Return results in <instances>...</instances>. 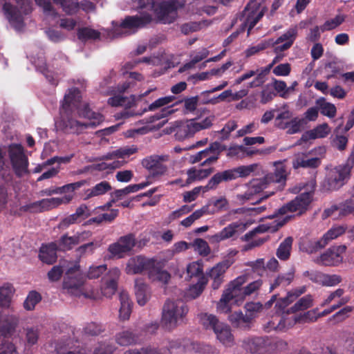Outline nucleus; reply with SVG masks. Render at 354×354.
<instances>
[{
    "mask_svg": "<svg viewBox=\"0 0 354 354\" xmlns=\"http://www.w3.org/2000/svg\"><path fill=\"white\" fill-rule=\"evenodd\" d=\"M345 20L343 15H338L334 18L327 20L324 25L321 27L322 32L326 30H331L341 25Z\"/></svg>",
    "mask_w": 354,
    "mask_h": 354,
    "instance_id": "nucleus-59",
    "label": "nucleus"
},
{
    "mask_svg": "<svg viewBox=\"0 0 354 354\" xmlns=\"http://www.w3.org/2000/svg\"><path fill=\"white\" fill-rule=\"evenodd\" d=\"M169 129L170 132H174L176 139L180 141L193 137L195 134L190 120L175 121L171 124Z\"/></svg>",
    "mask_w": 354,
    "mask_h": 354,
    "instance_id": "nucleus-17",
    "label": "nucleus"
},
{
    "mask_svg": "<svg viewBox=\"0 0 354 354\" xmlns=\"http://www.w3.org/2000/svg\"><path fill=\"white\" fill-rule=\"evenodd\" d=\"M175 99L174 96L170 95V96H166L163 97L158 98L156 101H154L153 103H151L147 108L143 110V112L149 111H155L163 106L167 105L169 103L172 102Z\"/></svg>",
    "mask_w": 354,
    "mask_h": 354,
    "instance_id": "nucleus-58",
    "label": "nucleus"
},
{
    "mask_svg": "<svg viewBox=\"0 0 354 354\" xmlns=\"http://www.w3.org/2000/svg\"><path fill=\"white\" fill-rule=\"evenodd\" d=\"M187 305L181 299H168L163 305L161 323L168 329L173 330L183 323L188 313Z\"/></svg>",
    "mask_w": 354,
    "mask_h": 354,
    "instance_id": "nucleus-3",
    "label": "nucleus"
},
{
    "mask_svg": "<svg viewBox=\"0 0 354 354\" xmlns=\"http://www.w3.org/2000/svg\"><path fill=\"white\" fill-rule=\"evenodd\" d=\"M247 225L243 222H234L224 227L218 233L212 236L210 241L212 243H219L222 241L233 237L237 233H241L246 230Z\"/></svg>",
    "mask_w": 354,
    "mask_h": 354,
    "instance_id": "nucleus-15",
    "label": "nucleus"
},
{
    "mask_svg": "<svg viewBox=\"0 0 354 354\" xmlns=\"http://www.w3.org/2000/svg\"><path fill=\"white\" fill-rule=\"evenodd\" d=\"M345 245H334L327 249L324 253L317 256L313 261L319 265L333 266H337L343 261L342 254L345 252Z\"/></svg>",
    "mask_w": 354,
    "mask_h": 354,
    "instance_id": "nucleus-11",
    "label": "nucleus"
},
{
    "mask_svg": "<svg viewBox=\"0 0 354 354\" xmlns=\"http://www.w3.org/2000/svg\"><path fill=\"white\" fill-rule=\"evenodd\" d=\"M215 116L214 115H209L203 119H191L190 121L192 122V128L194 131V133L204 129H207L210 128L213 122L214 121Z\"/></svg>",
    "mask_w": 354,
    "mask_h": 354,
    "instance_id": "nucleus-46",
    "label": "nucleus"
},
{
    "mask_svg": "<svg viewBox=\"0 0 354 354\" xmlns=\"http://www.w3.org/2000/svg\"><path fill=\"white\" fill-rule=\"evenodd\" d=\"M203 271V266L200 261H193L187 266V274L190 278L202 274Z\"/></svg>",
    "mask_w": 354,
    "mask_h": 354,
    "instance_id": "nucleus-61",
    "label": "nucleus"
},
{
    "mask_svg": "<svg viewBox=\"0 0 354 354\" xmlns=\"http://www.w3.org/2000/svg\"><path fill=\"white\" fill-rule=\"evenodd\" d=\"M200 324L207 330H212L214 332L222 323L216 315L207 313H201L198 315Z\"/></svg>",
    "mask_w": 354,
    "mask_h": 354,
    "instance_id": "nucleus-38",
    "label": "nucleus"
},
{
    "mask_svg": "<svg viewBox=\"0 0 354 354\" xmlns=\"http://www.w3.org/2000/svg\"><path fill=\"white\" fill-rule=\"evenodd\" d=\"M274 170L273 172L268 174L263 178L267 185L270 183H278L283 186L286 183L288 171L286 167L282 161L275 162L274 163Z\"/></svg>",
    "mask_w": 354,
    "mask_h": 354,
    "instance_id": "nucleus-19",
    "label": "nucleus"
},
{
    "mask_svg": "<svg viewBox=\"0 0 354 354\" xmlns=\"http://www.w3.org/2000/svg\"><path fill=\"white\" fill-rule=\"evenodd\" d=\"M151 183V181H146L139 184L130 185L124 189H117L112 194L113 201L120 200L124 196L131 193H135L149 185Z\"/></svg>",
    "mask_w": 354,
    "mask_h": 354,
    "instance_id": "nucleus-34",
    "label": "nucleus"
},
{
    "mask_svg": "<svg viewBox=\"0 0 354 354\" xmlns=\"http://www.w3.org/2000/svg\"><path fill=\"white\" fill-rule=\"evenodd\" d=\"M136 245V238L133 234L120 237L118 241L109 245L108 252L112 257L121 259L129 253Z\"/></svg>",
    "mask_w": 354,
    "mask_h": 354,
    "instance_id": "nucleus-10",
    "label": "nucleus"
},
{
    "mask_svg": "<svg viewBox=\"0 0 354 354\" xmlns=\"http://www.w3.org/2000/svg\"><path fill=\"white\" fill-rule=\"evenodd\" d=\"M209 55V50L205 48H201L198 51L192 52L190 57L189 62L186 63L179 69L180 72H184L186 70L193 68L196 64L205 59Z\"/></svg>",
    "mask_w": 354,
    "mask_h": 354,
    "instance_id": "nucleus-41",
    "label": "nucleus"
},
{
    "mask_svg": "<svg viewBox=\"0 0 354 354\" xmlns=\"http://www.w3.org/2000/svg\"><path fill=\"white\" fill-rule=\"evenodd\" d=\"M191 245L201 256L206 257L210 253L207 242L202 239H196Z\"/></svg>",
    "mask_w": 354,
    "mask_h": 354,
    "instance_id": "nucleus-57",
    "label": "nucleus"
},
{
    "mask_svg": "<svg viewBox=\"0 0 354 354\" xmlns=\"http://www.w3.org/2000/svg\"><path fill=\"white\" fill-rule=\"evenodd\" d=\"M245 297L243 288H238L229 285L228 288L223 292L221 298L218 304V307L225 310L227 308V304L229 301L234 300L238 301L243 300Z\"/></svg>",
    "mask_w": 354,
    "mask_h": 354,
    "instance_id": "nucleus-21",
    "label": "nucleus"
},
{
    "mask_svg": "<svg viewBox=\"0 0 354 354\" xmlns=\"http://www.w3.org/2000/svg\"><path fill=\"white\" fill-rule=\"evenodd\" d=\"M151 21V17L149 14L141 16L127 17L121 24L120 28L124 30L125 33L131 34L136 29L142 28Z\"/></svg>",
    "mask_w": 354,
    "mask_h": 354,
    "instance_id": "nucleus-14",
    "label": "nucleus"
},
{
    "mask_svg": "<svg viewBox=\"0 0 354 354\" xmlns=\"http://www.w3.org/2000/svg\"><path fill=\"white\" fill-rule=\"evenodd\" d=\"M230 266V264L227 261H222L207 272V276L212 280V287L213 289L216 290L221 286L223 281L224 274Z\"/></svg>",
    "mask_w": 354,
    "mask_h": 354,
    "instance_id": "nucleus-18",
    "label": "nucleus"
},
{
    "mask_svg": "<svg viewBox=\"0 0 354 354\" xmlns=\"http://www.w3.org/2000/svg\"><path fill=\"white\" fill-rule=\"evenodd\" d=\"M316 103L319 106L322 115L328 118H334L335 116L336 107L334 104L326 102L324 98L317 100Z\"/></svg>",
    "mask_w": 354,
    "mask_h": 354,
    "instance_id": "nucleus-54",
    "label": "nucleus"
},
{
    "mask_svg": "<svg viewBox=\"0 0 354 354\" xmlns=\"http://www.w3.org/2000/svg\"><path fill=\"white\" fill-rule=\"evenodd\" d=\"M229 321L234 327L241 329H248L252 322L241 311L232 313L229 316Z\"/></svg>",
    "mask_w": 354,
    "mask_h": 354,
    "instance_id": "nucleus-37",
    "label": "nucleus"
},
{
    "mask_svg": "<svg viewBox=\"0 0 354 354\" xmlns=\"http://www.w3.org/2000/svg\"><path fill=\"white\" fill-rule=\"evenodd\" d=\"M9 156L15 171L18 176H22L28 174V160L24 154L23 147L19 144H12L9 146Z\"/></svg>",
    "mask_w": 354,
    "mask_h": 354,
    "instance_id": "nucleus-7",
    "label": "nucleus"
},
{
    "mask_svg": "<svg viewBox=\"0 0 354 354\" xmlns=\"http://www.w3.org/2000/svg\"><path fill=\"white\" fill-rule=\"evenodd\" d=\"M260 4L257 0H250L239 17L242 21L240 28L230 35L225 40V44H229L240 32H243L248 27V35H250V30L254 27L257 23L262 18L264 15L263 10H259Z\"/></svg>",
    "mask_w": 354,
    "mask_h": 354,
    "instance_id": "nucleus-4",
    "label": "nucleus"
},
{
    "mask_svg": "<svg viewBox=\"0 0 354 354\" xmlns=\"http://www.w3.org/2000/svg\"><path fill=\"white\" fill-rule=\"evenodd\" d=\"M330 133V128L328 124L323 123L317 126L312 130L306 132L301 137V140L306 141L309 139L322 138L326 137Z\"/></svg>",
    "mask_w": 354,
    "mask_h": 354,
    "instance_id": "nucleus-35",
    "label": "nucleus"
},
{
    "mask_svg": "<svg viewBox=\"0 0 354 354\" xmlns=\"http://www.w3.org/2000/svg\"><path fill=\"white\" fill-rule=\"evenodd\" d=\"M313 306V298L311 295H306L299 299L288 312L296 313L297 311L304 310Z\"/></svg>",
    "mask_w": 354,
    "mask_h": 354,
    "instance_id": "nucleus-55",
    "label": "nucleus"
},
{
    "mask_svg": "<svg viewBox=\"0 0 354 354\" xmlns=\"http://www.w3.org/2000/svg\"><path fill=\"white\" fill-rule=\"evenodd\" d=\"M17 6L9 2L3 5V12L10 25L17 30L21 31L24 28V15L31 11L29 0H15Z\"/></svg>",
    "mask_w": 354,
    "mask_h": 354,
    "instance_id": "nucleus-5",
    "label": "nucleus"
},
{
    "mask_svg": "<svg viewBox=\"0 0 354 354\" xmlns=\"http://www.w3.org/2000/svg\"><path fill=\"white\" fill-rule=\"evenodd\" d=\"M79 272V268L75 266L68 268L66 272L63 286L71 293L77 290L82 285V281L78 278Z\"/></svg>",
    "mask_w": 354,
    "mask_h": 354,
    "instance_id": "nucleus-23",
    "label": "nucleus"
},
{
    "mask_svg": "<svg viewBox=\"0 0 354 354\" xmlns=\"http://www.w3.org/2000/svg\"><path fill=\"white\" fill-rule=\"evenodd\" d=\"M326 246L324 240L320 239L302 237L299 241V250L309 254H315Z\"/></svg>",
    "mask_w": 354,
    "mask_h": 354,
    "instance_id": "nucleus-22",
    "label": "nucleus"
},
{
    "mask_svg": "<svg viewBox=\"0 0 354 354\" xmlns=\"http://www.w3.org/2000/svg\"><path fill=\"white\" fill-rule=\"evenodd\" d=\"M135 295L140 306H144L150 298L151 292L148 286L141 279L135 282Z\"/></svg>",
    "mask_w": 354,
    "mask_h": 354,
    "instance_id": "nucleus-31",
    "label": "nucleus"
},
{
    "mask_svg": "<svg viewBox=\"0 0 354 354\" xmlns=\"http://www.w3.org/2000/svg\"><path fill=\"white\" fill-rule=\"evenodd\" d=\"M120 308L119 310L120 317L123 320L128 319L131 313V302L127 292L120 293Z\"/></svg>",
    "mask_w": 354,
    "mask_h": 354,
    "instance_id": "nucleus-39",
    "label": "nucleus"
},
{
    "mask_svg": "<svg viewBox=\"0 0 354 354\" xmlns=\"http://www.w3.org/2000/svg\"><path fill=\"white\" fill-rule=\"evenodd\" d=\"M111 189L110 183L107 181H101L91 188L87 189L84 193V200L102 196Z\"/></svg>",
    "mask_w": 354,
    "mask_h": 354,
    "instance_id": "nucleus-32",
    "label": "nucleus"
},
{
    "mask_svg": "<svg viewBox=\"0 0 354 354\" xmlns=\"http://www.w3.org/2000/svg\"><path fill=\"white\" fill-rule=\"evenodd\" d=\"M295 277V270L291 268L286 273L279 274L270 286V289L279 286L286 287L291 283Z\"/></svg>",
    "mask_w": 354,
    "mask_h": 354,
    "instance_id": "nucleus-44",
    "label": "nucleus"
},
{
    "mask_svg": "<svg viewBox=\"0 0 354 354\" xmlns=\"http://www.w3.org/2000/svg\"><path fill=\"white\" fill-rule=\"evenodd\" d=\"M208 209L209 207L207 205L203 206L200 209L196 210L191 215L181 221L180 224L185 227L191 226L195 221L199 219L204 214H208Z\"/></svg>",
    "mask_w": 354,
    "mask_h": 354,
    "instance_id": "nucleus-53",
    "label": "nucleus"
},
{
    "mask_svg": "<svg viewBox=\"0 0 354 354\" xmlns=\"http://www.w3.org/2000/svg\"><path fill=\"white\" fill-rule=\"evenodd\" d=\"M57 250H59V248L56 242H51L46 245H42L39 254L40 260L47 264L54 263L57 258Z\"/></svg>",
    "mask_w": 354,
    "mask_h": 354,
    "instance_id": "nucleus-27",
    "label": "nucleus"
},
{
    "mask_svg": "<svg viewBox=\"0 0 354 354\" xmlns=\"http://www.w3.org/2000/svg\"><path fill=\"white\" fill-rule=\"evenodd\" d=\"M217 339L225 346H232L234 343V336L232 334L230 327L222 322L214 332Z\"/></svg>",
    "mask_w": 354,
    "mask_h": 354,
    "instance_id": "nucleus-30",
    "label": "nucleus"
},
{
    "mask_svg": "<svg viewBox=\"0 0 354 354\" xmlns=\"http://www.w3.org/2000/svg\"><path fill=\"white\" fill-rule=\"evenodd\" d=\"M318 317H319V315L317 313V309H313L311 310H308L303 315L295 317V321L296 322H315L317 319Z\"/></svg>",
    "mask_w": 354,
    "mask_h": 354,
    "instance_id": "nucleus-62",
    "label": "nucleus"
},
{
    "mask_svg": "<svg viewBox=\"0 0 354 354\" xmlns=\"http://www.w3.org/2000/svg\"><path fill=\"white\" fill-rule=\"evenodd\" d=\"M137 8L153 10L159 21L162 24H171L177 17V11L184 6V3L178 0L163 1L156 3L155 0H136Z\"/></svg>",
    "mask_w": 354,
    "mask_h": 354,
    "instance_id": "nucleus-2",
    "label": "nucleus"
},
{
    "mask_svg": "<svg viewBox=\"0 0 354 354\" xmlns=\"http://www.w3.org/2000/svg\"><path fill=\"white\" fill-rule=\"evenodd\" d=\"M351 167L348 165H339L331 169L326 181L325 187L328 190H337L342 187L348 179Z\"/></svg>",
    "mask_w": 354,
    "mask_h": 354,
    "instance_id": "nucleus-8",
    "label": "nucleus"
},
{
    "mask_svg": "<svg viewBox=\"0 0 354 354\" xmlns=\"http://www.w3.org/2000/svg\"><path fill=\"white\" fill-rule=\"evenodd\" d=\"M77 38L82 41H87L88 40H95L100 38V32L95 29L84 27L80 28L77 32Z\"/></svg>",
    "mask_w": 354,
    "mask_h": 354,
    "instance_id": "nucleus-47",
    "label": "nucleus"
},
{
    "mask_svg": "<svg viewBox=\"0 0 354 354\" xmlns=\"http://www.w3.org/2000/svg\"><path fill=\"white\" fill-rule=\"evenodd\" d=\"M313 192H305L292 200L286 205H283L277 210L278 214H285L288 212H298L299 214L304 212L312 201Z\"/></svg>",
    "mask_w": 354,
    "mask_h": 354,
    "instance_id": "nucleus-12",
    "label": "nucleus"
},
{
    "mask_svg": "<svg viewBox=\"0 0 354 354\" xmlns=\"http://www.w3.org/2000/svg\"><path fill=\"white\" fill-rule=\"evenodd\" d=\"M207 283V279L203 275L201 276L198 282L188 289L187 297L192 299H196L202 293Z\"/></svg>",
    "mask_w": 354,
    "mask_h": 354,
    "instance_id": "nucleus-48",
    "label": "nucleus"
},
{
    "mask_svg": "<svg viewBox=\"0 0 354 354\" xmlns=\"http://www.w3.org/2000/svg\"><path fill=\"white\" fill-rule=\"evenodd\" d=\"M168 160L167 156L151 155L143 158L141 164L150 173L147 181L153 177L161 176L167 171V167L164 162Z\"/></svg>",
    "mask_w": 354,
    "mask_h": 354,
    "instance_id": "nucleus-9",
    "label": "nucleus"
},
{
    "mask_svg": "<svg viewBox=\"0 0 354 354\" xmlns=\"http://www.w3.org/2000/svg\"><path fill=\"white\" fill-rule=\"evenodd\" d=\"M120 275V271L118 268H113L109 272L108 276L104 279L101 288L102 295L110 297L115 294L117 289V281Z\"/></svg>",
    "mask_w": 354,
    "mask_h": 354,
    "instance_id": "nucleus-20",
    "label": "nucleus"
},
{
    "mask_svg": "<svg viewBox=\"0 0 354 354\" xmlns=\"http://www.w3.org/2000/svg\"><path fill=\"white\" fill-rule=\"evenodd\" d=\"M137 150L138 149L134 146L124 147L111 153H108L103 156L100 160H112L115 158L127 157L137 152Z\"/></svg>",
    "mask_w": 354,
    "mask_h": 354,
    "instance_id": "nucleus-43",
    "label": "nucleus"
},
{
    "mask_svg": "<svg viewBox=\"0 0 354 354\" xmlns=\"http://www.w3.org/2000/svg\"><path fill=\"white\" fill-rule=\"evenodd\" d=\"M268 187L263 178L253 179L246 185V190L243 194L238 196L241 201H249L254 198V196L261 193Z\"/></svg>",
    "mask_w": 354,
    "mask_h": 354,
    "instance_id": "nucleus-24",
    "label": "nucleus"
},
{
    "mask_svg": "<svg viewBox=\"0 0 354 354\" xmlns=\"http://www.w3.org/2000/svg\"><path fill=\"white\" fill-rule=\"evenodd\" d=\"M263 306L260 302H248L245 305V315L252 322L262 310Z\"/></svg>",
    "mask_w": 354,
    "mask_h": 354,
    "instance_id": "nucleus-56",
    "label": "nucleus"
},
{
    "mask_svg": "<svg viewBox=\"0 0 354 354\" xmlns=\"http://www.w3.org/2000/svg\"><path fill=\"white\" fill-rule=\"evenodd\" d=\"M115 341L120 346H130L138 342L139 336L131 330H124L116 334Z\"/></svg>",
    "mask_w": 354,
    "mask_h": 354,
    "instance_id": "nucleus-33",
    "label": "nucleus"
},
{
    "mask_svg": "<svg viewBox=\"0 0 354 354\" xmlns=\"http://www.w3.org/2000/svg\"><path fill=\"white\" fill-rule=\"evenodd\" d=\"M154 261L153 259H148L142 256L130 258L127 261L125 271L129 274H140L144 270L149 272L153 266Z\"/></svg>",
    "mask_w": 354,
    "mask_h": 354,
    "instance_id": "nucleus-13",
    "label": "nucleus"
},
{
    "mask_svg": "<svg viewBox=\"0 0 354 354\" xmlns=\"http://www.w3.org/2000/svg\"><path fill=\"white\" fill-rule=\"evenodd\" d=\"M41 299V295L37 292H30L24 303V308L28 310L34 309L35 305L40 301Z\"/></svg>",
    "mask_w": 354,
    "mask_h": 354,
    "instance_id": "nucleus-60",
    "label": "nucleus"
},
{
    "mask_svg": "<svg viewBox=\"0 0 354 354\" xmlns=\"http://www.w3.org/2000/svg\"><path fill=\"white\" fill-rule=\"evenodd\" d=\"M257 165H243L240 166L232 169H230L232 178L233 180L237 178H245L250 176L252 172L254 171Z\"/></svg>",
    "mask_w": 354,
    "mask_h": 354,
    "instance_id": "nucleus-49",
    "label": "nucleus"
},
{
    "mask_svg": "<svg viewBox=\"0 0 354 354\" xmlns=\"http://www.w3.org/2000/svg\"><path fill=\"white\" fill-rule=\"evenodd\" d=\"M230 169L215 174L204 186L205 190L215 189L222 182L232 180Z\"/></svg>",
    "mask_w": 354,
    "mask_h": 354,
    "instance_id": "nucleus-36",
    "label": "nucleus"
},
{
    "mask_svg": "<svg viewBox=\"0 0 354 354\" xmlns=\"http://www.w3.org/2000/svg\"><path fill=\"white\" fill-rule=\"evenodd\" d=\"M56 243L60 251L71 250L75 245H77L75 236H68V234L62 235Z\"/></svg>",
    "mask_w": 354,
    "mask_h": 354,
    "instance_id": "nucleus-50",
    "label": "nucleus"
},
{
    "mask_svg": "<svg viewBox=\"0 0 354 354\" xmlns=\"http://www.w3.org/2000/svg\"><path fill=\"white\" fill-rule=\"evenodd\" d=\"M297 35V30L296 28H289L286 32L279 37L275 41L273 39H269L270 42H272L271 46H274V45L279 44L282 42H290V44L292 45L294 41L296 39Z\"/></svg>",
    "mask_w": 354,
    "mask_h": 354,
    "instance_id": "nucleus-52",
    "label": "nucleus"
},
{
    "mask_svg": "<svg viewBox=\"0 0 354 354\" xmlns=\"http://www.w3.org/2000/svg\"><path fill=\"white\" fill-rule=\"evenodd\" d=\"M320 159L318 158H310L309 153H298L295 154L292 161V167L295 169L302 168H315L320 165Z\"/></svg>",
    "mask_w": 354,
    "mask_h": 354,
    "instance_id": "nucleus-25",
    "label": "nucleus"
},
{
    "mask_svg": "<svg viewBox=\"0 0 354 354\" xmlns=\"http://www.w3.org/2000/svg\"><path fill=\"white\" fill-rule=\"evenodd\" d=\"M60 6L63 11L69 15H74L79 10V3L73 0H64Z\"/></svg>",
    "mask_w": 354,
    "mask_h": 354,
    "instance_id": "nucleus-64",
    "label": "nucleus"
},
{
    "mask_svg": "<svg viewBox=\"0 0 354 354\" xmlns=\"http://www.w3.org/2000/svg\"><path fill=\"white\" fill-rule=\"evenodd\" d=\"M72 198L73 196L70 195H66L62 198H44L22 205L19 207V211L30 213L41 212L55 208L61 204H67Z\"/></svg>",
    "mask_w": 354,
    "mask_h": 354,
    "instance_id": "nucleus-6",
    "label": "nucleus"
},
{
    "mask_svg": "<svg viewBox=\"0 0 354 354\" xmlns=\"http://www.w3.org/2000/svg\"><path fill=\"white\" fill-rule=\"evenodd\" d=\"M245 348L252 354H264L269 351L270 340L264 337H255L243 342Z\"/></svg>",
    "mask_w": 354,
    "mask_h": 354,
    "instance_id": "nucleus-16",
    "label": "nucleus"
},
{
    "mask_svg": "<svg viewBox=\"0 0 354 354\" xmlns=\"http://www.w3.org/2000/svg\"><path fill=\"white\" fill-rule=\"evenodd\" d=\"M346 230V228L344 225H335L328 230L322 238L327 245L332 240L343 234Z\"/></svg>",
    "mask_w": 354,
    "mask_h": 354,
    "instance_id": "nucleus-51",
    "label": "nucleus"
},
{
    "mask_svg": "<svg viewBox=\"0 0 354 354\" xmlns=\"http://www.w3.org/2000/svg\"><path fill=\"white\" fill-rule=\"evenodd\" d=\"M14 291L13 286L9 283L0 287V306L9 307Z\"/></svg>",
    "mask_w": 354,
    "mask_h": 354,
    "instance_id": "nucleus-45",
    "label": "nucleus"
},
{
    "mask_svg": "<svg viewBox=\"0 0 354 354\" xmlns=\"http://www.w3.org/2000/svg\"><path fill=\"white\" fill-rule=\"evenodd\" d=\"M293 239L291 236L286 237L279 245L277 250V257L282 261H286L290 258Z\"/></svg>",
    "mask_w": 354,
    "mask_h": 354,
    "instance_id": "nucleus-42",
    "label": "nucleus"
},
{
    "mask_svg": "<svg viewBox=\"0 0 354 354\" xmlns=\"http://www.w3.org/2000/svg\"><path fill=\"white\" fill-rule=\"evenodd\" d=\"M19 322L18 317L14 315H6L0 313V335L6 336L15 328Z\"/></svg>",
    "mask_w": 354,
    "mask_h": 354,
    "instance_id": "nucleus-28",
    "label": "nucleus"
},
{
    "mask_svg": "<svg viewBox=\"0 0 354 354\" xmlns=\"http://www.w3.org/2000/svg\"><path fill=\"white\" fill-rule=\"evenodd\" d=\"M59 127L66 133H79L83 129L95 127L102 120L103 116L93 112L86 103L81 101L80 92L73 88L65 94Z\"/></svg>",
    "mask_w": 354,
    "mask_h": 354,
    "instance_id": "nucleus-1",
    "label": "nucleus"
},
{
    "mask_svg": "<svg viewBox=\"0 0 354 354\" xmlns=\"http://www.w3.org/2000/svg\"><path fill=\"white\" fill-rule=\"evenodd\" d=\"M286 219H283L281 221H278L277 220L273 221L272 224H263L260 225L258 227H255L254 230L250 231L246 233L243 236L241 237V239L245 241H249L253 237L259 233H263L266 232H274L278 230V229L282 227L286 223Z\"/></svg>",
    "mask_w": 354,
    "mask_h": 354,
    "instance_id": "nucleus-26",
    "label": "nucleus"
},
{
    "mask_svg": "<svg viewBox=\"0 0 354 354\" xmlns=\"http://www.w3.org/2000/svg\"><path fill=\"white\" fill-rule=\"evenodd\" d=\"M148 277L153 282L167 284L171 279V275L167 270L161 269L158 263L154 261L153 268L148 272Z\"/></svg>",
    "mask_w": 354,
    "mask_h": 354,
    "instance_id": "nucleus-29",
    "label": "nucleus"
},
{
    "mask_svg": "<svg viewBox=\"0 0 354 354\" xmlns=\"http://www.w3.org/2000/svg\"><path fill=\"white\" fill-rule=\"evenodd\" d=\"M272 42H270L269 40H265L263 41H261V43L258 44L256 46H251L248 48L245 53L246 57H250L252 55H254L259 52L265 50L266 48L271 46Z\"/></svg>",
    "mask_w": 354,
    "mask_h": 354,
    "instance_id": "nucleus-63",
    "label": "nucleus"
},
{
    "mask_svg": "<svg viewBox=\"0 0 354 354\" xmlns=\"http://www.w3.org/2000/svg\"><path fill=\"white\" fill-rule=\"evenodd\" d=\"M136 97L133 95L130 97H123L120 95H115L109 98L108 104L112 106H124V108H130L135 104Z\"/></svg>",
    "mask_w": 354,
    "mask_h": 354,
    "instance_id": "nucleus-40",
    "label": "nucleus"
}]
</instances>
